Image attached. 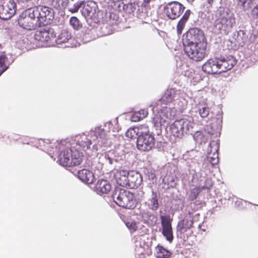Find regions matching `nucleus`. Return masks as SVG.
<instances>
[{
    "instance_id": "obj_16",
    "label": "nucleus",
    "mask_w": 258,
    "mask_h": 258,
    "mask_svg": "<svg viewBox=\"0 0 258 258\" xmlns=\"http://www.w3.org/2000/svg\"><path fill=\"white\" fill-rule=\"evenodd\" d=\"M130 171L125 170L117 171L114 174V177L117 183L122 186L127 187L128 177Z\"/></svg>"
},
{
    "instance_id": "obj_57",
    "label": "nucleus",
    "mask_w": 258,
    "mask_h": 258,
    "mask_svg": "<svg viewBox=\"0 0 258 258\" xmlns=\"http://www.w3.org/2000/svg\"><path fill=\"white\" fill-rule=\"evenodd\" d=\"M0 46H1V45L0 44Z\"/></svg>"
},
{
    "instance_id": "obj_20",
    "label": "nucleus",
    "mask_w": 258,
    "mask_h": 258,
    "mask_svg": "<svg viewBox=\"0 0 258 258\" xmlns=\"http://www.w3.org/2000/svg\"><path fill=\"white\" fill-rule=\"evenodd\" d=\"M210 0H202L201 10L200 12V17L205 22H210Z\"/></svg>"
},
{
    "instance_id": "obj_27",
    "label": "nucleus",
    "mask_w": 258,
    "mask_h": 258,
    "mask_svg": "<svg viewBox=\"0 0 258 258\" xmlns=\"http://www.w3.org/2000/svg\"><path fill=\"white\" fill-rule=\"evenodd\" d=\"M191 12L189 10H187L184 13L183 16L180 19L177 26V31L178 34H181L182 30L184 27L186 21L188 20L190 15Z\"/></svg>"
},
{
    "instance_id": "obj_46",
    "label": "nucleus",
    "mask_w": 258,
    "mask_h": 258,
    "mask_svg": "<svg viewBox=\"0 0 258 258\" xmlns=\"http://www.w3.org/2000/svg\"><path fill=\"white\" fill-rule=\"evenodd\" d=\"M137 112L139 114V115L142 117V119L145 118L148 114V111L146 109H141Z\"/></svg>"
},
{
    "instance_id": "obj_48",
    "label": "nucleus",
    "mask_w": 258,
    "mask_h": 258,
    "mask_svg": "<svg viewBox=\"0 0 258 258\" xmlns=\"http://www.w3.org/2000/svg\"><path fill=\"white\" fill-rule=\"evenodd\" d=\"M130 230V232L132 235H134L136 234V233L137 232V230H138L139 227H127Z\"/></svg>"
},
{
    "instance_id": "obj_53",
    "label": "nucleus",
    "mask_w": 258,
    "mask_h": 258,
    "mask_svg": "<svg viewBox=\"0 0 258 258\" xmlns=\"http://www.w3.org/2000/svg\"><path fill=\"white\" fill-rule=\"evenodd\" d=\"M125 225L126 226H133V223L130 224L128 222H125Z\"/></svg>"
},
{
    "instance_id": "obj_4",
    "label": "nucleus",
    "mask_w": 258,
    "mask_h": 258,
    "mask_svg": "<svg viewBox=\"0 0 258 258\" xmlns=\"http://www.w3.org/2000/svg\"><path fill=\"white\" fill-rule=\"evenodd\" d=\"M152 110L153 113L155 111H158L153 118V123L157 131V134L159 135L162 128H165L168 124L167 119H171L176 114V110L174 107L171 106L170 104L167 105H162L158 106L152 105Z\"/></svg>"
},
{
    "instance_id": "obj_19",
    "label": "nucleus",
    "mask_w": 258,
    "mask_h": 258,
    "mask_svg": "<svg viewBox=\"0 0 258 258\" xmlns=\"http://www.w3.org/2000/svg\"><path fill=\"white\" fill-rule=\"evenodd\" d=\"M159 195L156 192L152 190V194L146 202L149 208L152 211H156L159 207Z\"/></svg>"
},
{
    "instance_id": "obj_18",
    "label": "nucleus",
    "mask_w": 258,
    "mask_h": 258,
    "mask_svg": "<svg viewBox=\"0 0 258 258\" xmlns=\"http://www.w3.org/2000/svg\"><path fill=\"white\" fill-rule=\"evenodd\" d=\"M107 153L109 158V164L114 167H116L118 163L125 158V155L121 152L110 151Z\"/></svg>"
},
{
    "instance_id": "obj_51",
    "label": "nucleus",
    "mask_w": 258,
    "mask_h": 258,
    "mask_svg": "<svg viewBox=\"0 0 258 258\" xmlns=\"http://www.w3.org/2000/svg\"><path fill=\"white\" fill-rule=\"evenodd\" d=\"M149 179L153 180L155 178V175L153 173H151L148 176Z\"/></svg>"
},
{
    "instance_id": "obj_14",
    "label": "nucleus",
    "mask_w": 258,
    "mask_h": 258,
    "mask_svg": "<svg viewBox=\"0 0 258 258\" xmlns=\"http://www.w3.org/2000/svg\"><path fill=\"white\" fill-rule=\"evenodd\" d=\"M98 7L96 3L93 1L86 3L84 1L83 8L81 12L86 18L95 19L98 17Z\"/></svg>"
},
{
    "instance_id": "obj_3",
    "label": "nucleus",
    "mask_w": 258,
    "mask_h": 258,
    "mask_svg": "<svg viewBox=\"0 0 258 258\" xmlns=\"http://www.w3.org/2000/svg\"><path fill=\"white\" fill-rule=\"evenodd\" d=\"M182 42L184 52L190 59L198 61L205 57L207 42L201 29H190L183 35Z\"/></svg>"
},
{
    "instance_id": "obj_32",
    "label": "nucleus",
    "mask_w": 258,
    "mask_h": 258,
    "mask_svg": "<svg viewBox=\"0 0 258 258\" xmlns=\"http://www.w3.org/2000/svg\"><path fill=\"white\" fill-rule=\"evenodd\" d=\"M69 0H51V5L55 9L62 10L68 5Z\"/></svg>"
},
{
    "instance_id": "obj_29",
    "label": "nucleus",
    "mask_w": 258,
    "mask_h": 258,
    "mask_svg": "<svg viewBox=\"0 0 258 258\" xmlns=\"http://www.w3.org/2000/svg\"><path fill=\"white\" fill-rule=\"evenodd\" d=\"M71 38V34L66 30H63L57 36L55 41L57 44L67 42Z\"/></svg>"
},
{
    "instance_id": "obj_52",
    "label": "nucleus",
    "mask_w": 258,
    "mask_h": 258,
    "mask_svg": "<svg viewBox=\"0 0 258 258\" xmlns=\"http://www.w3.org/2000/svg\"><path fill=\"white\" fill-rule=\"evenodd\" d=\"M8 68V67H5L3 69H0V76L4 73Z\"/></svg>"
},
{
    "instance_id": "obj_17",
    "label": "nucleus",
    "mask_w": 258,
    "mask_h": 258,
    "mask_svg": "<svg viewBox=\"0 0 258 258\" xmlns=\"http://www.w3.org/2000/svg\"><path fill=\"white\" fill-rule=\"evenodd\" d=\"M78 177L82 181L87 184L92 183L95 179L93 172L86 169L79 170Z\"/></svg>"
},
{
    "instance_id": "obj_9",
    "label": "nucleus",
    "mask_w": 258,
    "mask_h": 258,
    "mask_svg": "<svg viewBox=\"0 0 258 258\" xmlns=\"http://www.w3.org/2000/svg\"><path fill=\"white\" fill-rule=\"evenodd\" d=\"M235 23V19L233 14L228 10H224L220 12L215 27L221 33L226 34L229 32Z\"/></svg>"
},
{
    "instance_id": "obj_8",
    "label": "nucleus",
    "mask_w": 258,
    "mask_h": 258,
    "mask_svg": "<svg viewBox=\"0 0 258 258\" xmlns=\"http://www.w3.org/2000/svg\"><path fill=\"white\" fill-rule=\"evenodd\" d=\"M194 123L186 119L175 121L170 127L171 134L175 137L182 138L184 135L192 134Z\"/></svg>"
},
{
    "instance_id": "obj_10",
    "label": "nucleus",
    "mask_w": 258,
    "mask_h": 258,
    "mask_svg": "<svg viewBox=\"0 0 258 258\" xmlns=\"http://www.w3.org/2000/svg\"><path fill=\"white\" fill-rule=\"evenodd\" d=\"M154 135L149 131H141L137 140V148L141 151H149L155 147Z\"/></svg>"
},
{
    "instance_id": "obj_54",
    "label": "nucleus",
    "mask_w": 258,
    "mask_h": 258,
    "mask_svg": "<svg viewBox=\"0 0 258 258\" xmlns=\"http://www.w3.org/2000/svg\"><path fill=\"white\" fill-rule=\"evenodd\" d=\"M198 228H199V229H201V230H202V231H206V229H203V228H202V227H198Z\"/></svg>"
},
{
    "instance_id": "obj_21",
    "label": "nucleus",
    "mask_w": 258,
    "mask_h": 258,
    "mask_svg": "<svg viewBox=\"0 0 258 258\" xmlns=\"http://www.w3.org/2000/svg\"><path fill=\"white\" fill-rule=\"evenodd\" d=\"M111 186L109 182L105 179L98 180L96 184V191L98 194H107L111 190Z\"/></svg>"
},
{
    "instance_id": "obj_47",
    "label": "nucleus",
    "mask_w": 258,
    "mask_h": 258,
    "mask_svg": "<svg viewBox=\"0 0 258 258\" xmlns=\"http://www.w3.org/2000/svg\"><path fill=\"white\" fill-rule=\"evenodd\" d=\"M210 67V59L208 60L207 61L203 66L202 70L205 72H207L208 74H210V71H208V68Z\"/></svg>"
},
{
    "instance_id": "obj_31",
    "label": "nucleus",
    "mask_w": 258,
    "mask_h": 258,
    "mask_svg": "<svg viewBox=\"0 0 258 258\" xmlns=\"http://www.w3.org/2000/svg\"><path fill=\"white\" fill-rule=\"evenodd\" d=\"M98 169H102L103 166L110 165L109 164V158L107 152L101 154L98 158Z\"/></svg>"
},
{
    "instance_id": "obj_2",
    "label": "nucleus",
    "mask_w": 258,
    "mask_h": 258,
    "mask_svg": "<svg viewBox=\"0 0 258 258\" xmlns=\"http://www.w3.org/2000/svg\"><path fill=\"white\" fill-rule=\"evenodd\" d=\"M211 135L216 138L215 140L211 141V173L214 172L213 177H211V180L214 183L215 180L219 181L221 177V173L219 168L214 166L219 162L218 152L219 150L220 140L218 139L221 135L222 123V111L221 107L215 106L211 111Z\"/></svg>"
},
{
    "instance_id": "obj_35",
    "label": "nucleus",
    "mask_w": 258,
    "mask_h": 258,
    "mask_svg": "<svg viewBox=\"0 0 258 258\" xmlns=\"http://www.w3.org/2000/svg\"><path fill=\"white\" fill-rule=\"evenodd\" d=\"M161 226H171L172 217L167 214L161 215Z\"/></svg>"
},
{
    "instance_id": "obj_38",
    "label": "nucleus",
    "mask_w": 258,
    "mask_h": 258,
    "mask_svg": "<svg viewBox=\"0 0 258 258\" xmlns=\"http://www.w3.org/2000/svg\"><path fill=\"white\" fill-rule=\"evenodd\" d=\"M199 113L201 116L203 118L208 117L210 113L209 108L207 107H203L202 108H200Z\"/></svg>"
},
{
    "instance_id": "obj_55",
    "label": "nucleus",
    "mask_w": 258,
    "mask_h": 258,
    "mask_svg": "<svg viewBox=\"0 0 258 258\" xmlns=\"http://www.w3.org/2000/svg\"><path fill=\"white\" fill-rule=\"evenodd\" d=\"M208 147H210V143H208Z\"/></svg>"
},
{
    "instance_id": "obj_36",
    "label": "nucleus",
    "mask_w": 258,
    "mask_h": 258,
    "mask_svg": "<svg viewBox=\"0 0 258 258\" xmlns=\"http://www.w3.org/2000/svg\"><path fill=\"white\" fill-rule=\"evenodd\" d=\"M92 142H85L82 140H78L77 144L79 145L84 151H86L89 149L91 147L90 146Z\"/></svg>"
},
{
    "instance_id": "obj_22",
    "label": "nucleus",
    "mask_w": 258,
    "mask_h": 258,
    "mask_svg": "<svg viewBox=\"0 0 258 258\" xmlns=\"http://www.w3.org/2000/svg\"><path fill=\"white\" fill-rule=\"evenodd\" d=\"M176 235L177 238L182 239L184 241L187 240L188 238L192 233L191 228L193 227H176Z\"/></svg>"
},
{
    "instance_id": "obj_56",
    "label": "nucleus",
    "mask_w": 258,
    "mask_h": 258,
    "mask_svg": "<svg viewBox=\"0 0 258 258\" xmlns=\"http://www.w3.org/2000/svg\"><path fill=\"white\" fill-rule=\"evenodd\" d=\"M213 0H211V2Z\"/></svg>"
},
{
    "instance_id": "obj_6",
    "label": "nucleus",
    "mask_w": 258,
    "mask_h": 258,
    "mask_svg": "<svg viewBox=\"0 0 258 258\" xmlns=\"http://www.w3.org/2000/svg\"><path fill=\"white\" fill-rule=\"evenodd\" d=\"M82 154L74 147L66 148L58 154V162L63 166H77L82 163Z\"/></svg>"
},
{
    "instance_id": "obj_30",
    "label": "nucleus",
    "mask_w": 258,
    "mask_h": 258,
    "mask_svg": "<svg viewBox=\"0 0 258 258\" xmlns=\"http://www.w3.org/2000/svg\"><path fill=\"white\" fill-rule=\"evenodd\" d=\"M143 218L144 223L148 224L149 226H155L157 218L154 214L147 212L145 214Z\"/></svg>"
},
{
    "instance_id": "obj_28",
    "label": "nucleus",
    "mask_w": 258,
    "mask_h": 258,
    "mask_svg": "<svg viewBox=\"0 0 258 258\" xmlns=\"http://www.w3.org/2000/svg\"><path fill=\"white\" fill-rule=\"evenodd\" d=\"M35 39L40 41H48L49 40L46 26L44 28H40L35 34Z\"/></svg>"
},
{
    "instance_id": "obj_15",
    "label": "nucleus",
    "mask_w": 258,
    "mask_h": 258,
    "mask_svg": "<svg viewBox=\"0 0 258 258\" xmlns=\"http://www.w3.org/2000/svg\"><path fill=\"white\" fill-rule=\"evenodd\" d=\"M127 188H136L138 187L143 181V177L141 174L138 171H130L128 177Z\"/></svg>"
},
{
    "instance_id": "obj_26",
    "label": "nucleus",
    "mask_w": 258,
    "mask_h": 258,
    "mask_svg": "<svg viewBox=\"0 0 258 258\" xmlns=\"http://www.w3.org/2000/svg\"><path fill=\"white\" fill-rule=\"evenodd\" d=\"M84 5L83 1H78L74 2V0H71V2L69 1L68 5L67 8L68 11L72 13H75L78 12L79 10H81L83 8Z\"/></svg>"
},
{
    "instance_id": "obj_12",
    "label": "nucleus",
    "mask_w": 258,
    "mask_h": 258,
    "mask_svg": "<svg viewBox=\"0 0 258 258\" xmlns=\"http://www.w3.org/2000/svg\"><path fill=\"white\" fill-rule=\"evenodd\" d=\"M184 9L185 7L182 4L176 1H173L168 3L164 7V11L169 19L175 20L180 16Z\"/></svg>"
},
{
    "instance_id": "obj_49",
    "label": "nucleus",
    "mask_w": 258,
    "mask_h": 258,
    "mask_svg": "<svg viewBox=\"0 0 258 258\" xmlns=\"http://www.w3.org/2000/svg\"><path fill=\"white\" fill-rule=\"evenodd\" d=\"M6 56L4 54L0 55V68H3L4 66Z\"/></svg>"
},
{
    "instance_id": "obj_50",
    "label": "nucleus",
    "mask_w": 258,
    "mask_h": 258,
    "mask_svg": "<svg viewBox=\"0 0 258 258\" xmlns=\"http://www.w3.org/2000/svg\"><path fill=\"white\" fill-rule=\"evenodd\" d=\"M151 0H144L143 3L142 4V6H144L146 7L147 5L151 2Z\"/></svg>"
},
{
    "instance_id": "obj_39",
    "label": "nucleus",
    "mask_w": 258,
    "mask_h": 258,
    "mask_svg": "<svg viewBox=\"0 0 258 258\" xmlns=\"http://www.w3.org/2000/svg\"><path fill=\"white\" fill-rule=\"evenodd\" d=\"M149 230L146 228V227H141L138 230H137V234L134 235V237L136 236H144L145 234L149 232Z\"/></svg>"
},
{
    "instance_id": "obj_1",
    "label": "nucleus",
    "mask_w": 258,
    "mask_h": 258,
    "mask_svg": "<svg viewBox=\"0 0 258 258\" xmlns=\"http://www.w3.org/2000/svg\"><path fill=\"white\" fill-rule=\"evenodd\" d=\"M54 17V12L52 8L39 6L23 13L20 16L18 23L22 28L32 30L50 24Z\"/></svg>"
},
{
    "instance_id": "obj_24",
    "label": "nucleus",
    "mask_w": 258,
    "mask_h": 258,
    "mask_svg": "<svg viewBox=\"0 0 258 258\" xmlns=\"http://www.w3.org/2000/svg\"><path fill=\"white\" fill-rule=\"evenodd\" d=\"M156 258H168L172 256V253L169 249L165 248L163 245L158 244L155 247Z\"/></svg>"
},
{
    "instance_id": "obj_41",
    "label": "nucleus",
    "mask_w": 258,
    "mask_h": 258,
    "mask_svg": "<svg viewBox=\"0 0 258 258\" xmlns=\"http://www.w3.org/2000/svg\"><path fill=\"white\" fill-rule=\"evenodd\" d=\"M199 194V189L198 188H194L191 190L189 198L190 200L194 201L197 199Z\"/></svg>"
},
{
    "instance_id": "obj_44",
    "label": "nucleus",
    "mask_w": 258,
    "mask_h": 258,
    "mask_svg": "<svg viewBox=\"0 0 258 258\" xmlns=\"http://www.w3.org/2000/svg\"><path fill=\"white\" fill-rule=\"evenodd\" d=\"M251 15L253 18L258 19V5H256L252 10Z\"/></svg>"
},
{
    "instance_id": "obj_13",
    "label": "nucleus",
    "mask_w": 258,
    "mask_h": 258,
    "mask_svg": "<svg viewBox=\"0 0 258 258\" xmlns=\"http://www.w3.org/2000/svg\"><path fill=\"white\" fill-rule=\"evenodd\" d=\"M16 0H9L0 4V18L2 20H8L13 16L17 10Z\"/></svg>"
},
{
    "instance_id": "obj_34",
    "label": "nucleus",
    "mask_w": 258,
    "mask_h": 258,
    "mask_svg": "<svg viewBox=\"0 0 258 258\" xmlns=\"http://www.w3.org/2000/svg\"><path fill=\"white\" fill-rule=\"evenodd\" d=\"M69 23L74 29L79 30L82 26V23L76 17H72L70 19Z\"/></svg>"
},
{
    "instance_id": "obj_5",
    "label": "nucleus",
    "mask_w": 258,
    "mask_h": 258,
    "mask_svg": "<svg viewBox=\"0 0 258 258\" xmlns=\"http://www.w3.org/2000/svg\"><path fill=\"white\" fill-rule=\"evenodd\" d=\"M108 133V131L105 130L104 127L100 126L91 130L88 135L83 134L80 135L78 140L90 142L93 141L95 144L93 145V149L98 151L101 148L110 147L111 145V140L107 136Z\"/></svg>"
},
{
    "instance_id": "obj_7",
    "label": "nucleus",
    "mask_w": 258,
    "mask_h": 258,
    "mask_svg": "<svg viewBox=\"0 0 258 258\" xmlns=\"http://www.w3.org/2000/svg\"><path fill=\"white\" fill-rule=\"evenodd\" d=\"M114 202L123 208L133 209L136 207V201L133 194L120 188H116L112 195Z\"/></svg>"
},
{
    "instance_id": "obj_42",
    "label": "nucleus",
    "mask_w": 258,
    "mask_h": 258,
    "mask_svg": "<svg viewBox=\"0 0 258 258\" xmlns=\"http://www.w3.org/2000/svg\"><path fill=\"white\" fill-rule=\"evenodd\" d=\"M46 26L47 30L48 32L49 40L51 38H54L56 37V33L53 28L50 27L49 26Z\"/></svg>"
},
{
    "instance_id": "obj_33",
    "label": "nucleus",
    "mask_w": 258,
    "mask_h": 258,
    "mask_svg": "<svg viewBox=\"0 0 258 258\" xmlns=\"http://www.w3.org/2000/svg\"><path fill=\"white\" fill-rule=\"evenodd\" d=\"M141 131H140V129L138 127L130 128L126 131L125 136L127 138L131 139H138V137L139 136V135L140 134Z\"/></svg>"
},
{
    "instance_id": "obj_23",
    "label": "nucleus",
    "mask_w": 258,
    "mask_h": 258,
    "mask_svg": "<svg viewBox=\"0 0 258 258\" xmlns=\"http://www.w3.org/2000/svg\"><path fill=\"white\" fill-rule=\"evenodd\" d=\"M175 97V91L174 90H167L162 97L159 100L156 104L158 106L162 105H167L168 103H170Z\"/></svg>"
},
{
    "instance_id": "obj_43",
    "label": "nucleus",
    "mask_w": 258,
    "mask_h": 258,
    "mask_svg": "<svg viewBox=\"0 0 258 258\" xmlns=\"http://www.w3.org/2000/svg\"><path fill=\"white\" fill-rule=\"evenodd\" d=\"M139 113L137 112H135L133 113L131 116V120L133 122H137L142 119V117L139 115Z\"/></svg>"
},
{
    "instance_id": "obj_25",
    "label": "nucleus",
    "mask_w": 258,
    "mask_h": 258,
    "mask_svg": "<svg viewBox=\"0 0 258 258\" xmlns=\"http://www.w3.org/2000/svg\"><path fill=\"white\" fill-rule=\"evenodd\" d=\"M159 231L162 233L166 240L169 243H171L174 238L172 227H159Z\"/></svg>"
},
{
    "instance_id": "obj_37",
    "label": "nucleus",
    "mask_w": 258,
    "mask_h": 258,
    "mask_svg": "<svg viewBox=\"0 0 258 258\" xmlns=\"http://www.w3.org/2000/svg\"><path fill=\"white\" fill-rule=\"evenodd\" d=\"M250 1V0H237L238 6L241 7L244 10L249 8Z\"/></svg>"
},
{
    "instance_id": "obj_40",
    "label": "nucleus",
    "mask_w": 258,
    "mask_h": 258,
    "mask_svg": "<svg viewBox=\"0 0 258 258\" xmlns=\"http://www.w3.org/2000/svg\"><path fill=\"white\" fill-rule=\"evenodd\" d=\"M199 135L202 140V142L206 143L208 142V140L210 135V132L209 131L207 132L206 130H205L203 132L200 133Z\"/></svg>"
},
{
    "instance_id": "obj_45",
    "label": "nucleus",
    "mask_w": 258,
    "mask_h": 258,
    "mask_svg": "<svg viewBox=\"0 0 258 258\" xmlns=\"http://www.w3.org/2000/svg\"><path fill=\"white\" fill-rule=\"evenodd\" d=\"M152 244V238H149L148 237H147V241H146L145 240H144V248H146L148 249L149 247L151 246Z\"/></svg>"
},
{
    "instance_id": "obj_11",
    "label": "nucleus",
    "mask_w": 258,
    "mask_h": 258,
    "mask_svg": "<svg viewBox=\"0 0 258 258\" xmlns=\"http://www.w3.org/2000/svg\"><path fill=\"white\" fill-rule=\"evenodd\" d=\"M212 67L211 74H215L217 72H214L213 68L220 70L219 73L226 72L231 70L237 63V60L232 56H228L226 57L221 56L218 58H215L212 61Z\"/></svg>"
}]
</instances>
